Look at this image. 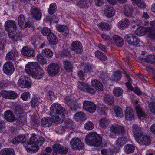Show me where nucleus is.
<instances>
[{
    "label": "nucleus",
    "instance_id": "f257e3e1",
    "mask_svg": "<svg viewBox=\"0 0 155 155\" xmlns=\"http://www.w3.org/2000/svg\"><path fill=\"white\" fill-rule=\"evenodd\" d=\"M25 137L24 135H19L12 139L11 142L14 144L22 143L27 151L32 153L38 151L39 148L38 145H42L44 142L45 140L42 136L34 134L31 137L29 141L25 142Z\"/></svg>",
    "mask_w": 155,
    "mask_h": 155
},
{
    "label": "nucleus",
    "instance_id": "f03ea898",
    "mask_svg": "<svg viewBox=\"0 0 155 155\" xmlns=\"http://www.w3.org/2000/svg\"><path fill=\"white\" fill-rule=\"evenodd\" d=\"M65 109L59 104H53L50 108V114L51 118L50 117H45L41 120L42 126L44 127H49L53 123V120L56 124L62 122L65 117Z\"/></svg>",
    "mask_w": 155,
    "mask_h": 155
},
{
    "label": "nucleus",
    "instance_id": "7ed1b4c3",
    "mask_svg": "<svg viewBox=\"0 0 155 155\" xmlns=\"http://www.w3.org/2000/svg\"><path fill=\"white\" fill-rule=\"evenodd\" d=\"M85 140L86 143L91 146H100L102 142L101 137L95 133L88 134Z\"/></svg>",
    "mask_w": 155,
    "mask_h": 155
},
{
    "label": "nucleus",
    "instance_id": "20e7f679",
    "mask_svg": "<svg viewBox=\"0 0 155 155\" xmlns=\"http://www.w3.org/2000/svg\"><path fill=\"white\" fill-rule=\"evenodd\" d=\"M71 148L75 150H80L84 148V144L78 137L73 138L70 141Z\"/></svg>",
    "mask_w": 155,
    "mask_h": 155
},
{
    "label": "nucleus",
    "instance_id": "39448f33",
    "mask_svg": "<svg viewBox=\"0 0 155 155\" xmlns=\"http://www.w3.org/2000/svg\"><path fill=\"white\" fill-rule=\"evenodd\" d=\"M124 39L129 44L133 45H138L140 41L139 39L133 34L126 35L124 37Z\"/></svg>",
    "mask_w": 155,
    "mask_h": 155
},
{
    "label": "nucleus",
    "instance_id": "423d86ee",
    "mask_svg": "<svg viewBox=\"0 0 155 155\" xmlns=\"http://www.w3.org/2000/svg\"><path fill=\"white\" fill-rule=\"evenodd\" d=\"M40 67L37 62H28L26 65L25 71L27 74H31Z\"/></svg>",
    "mask_w": 155,
    "mask_h": 155
},
{
    "label": "nucleus",
    "instance_id": "0eeeda50",
    "mask_svg": "<svg viewBox=\"0 0 155 155\" xmlns=\"http://www.w3.org/2000/svg\"><path fill=\"white\" fill-rule=\"evenodd\" d=\"M60 70V67L57 63H52L48 66L47 71L50 75L54 76L59 72Z\"/></svg>",
    "mask_w": 155,
    "mask_h": 155
},
{
    "label": "nucleus",
    "instance_id": "6e6552de",
    "mask_svg": "<svg viewBox=\"0 0 155 155\" xmlns=\"http://www.w3.org/2000/svg\"><path fill=\"white\" fill-rule=\"evenodd\" d=\"M83 108L86 111L90 113L94 112L96 109V105L92 102L89 101H84Z\"/></svg>",
    "mask_w": 155,
    "mask_h": 155
},
{
    "label": "nucleus",
    "instance_id": "1a4fd4ad",
    "mask_svg": "<svg viewBox=\"0 0 155 155\" xmlns=\"http://www.w3.org/2000/svg\"><path fill=\"white\" fill-rule=\"evenodd\" d=\"M5 30L8 31V33L14 31L17 29L15 22L12 20H8L5 22Z\"/></svg>",
    "mask_w": 155,
    "mask_h": 155
},
{
    "label": "nucleus",
    "instance_id": "9d476101",
    "mask_svg": "<svg viewBox=\"0 0 155 155\" xmlns=\"http://www.w3.org/2000/svg\"><path fill=\"white\" fill-rule=\"evenodd\" d=\"M18 84L21 88H29L31 87V83L28 80L26 79V77L24 75H23L20 77Z\"/></svg>",
    "mask_w": 155,
    "mask_h": 155
},
{
    "label": "nucleus",
    "instance_id": "9b49d317",
    "mask_svg": "<svg viewBox=\"0 0 155 155\" xmlns=\"http://www.w3.org/2000/svg\"><path fill=\"white\" fill-rule=\"evenodd\" d=\"M14 70V67L12 62H7L3 66V71L7 74L10 75L12 74Z\"/></svg>",
    "mask_w": 155,
    "mask_h": 155
},
{
    "label": "nucleus",
    "instance_id": "f8f14e48",
    "mask_svg": "<svg viewBox=\"0 0 155 155\" xmlns=\"http://www.w3.org/2000/svg\"><path fill=\"white\" fill-rule=\"evenodd\" d=\"M110 130L117 135L124 133L125 132L124 128L123 127L116 124L112 125L110 127Z\"/></svg>",
    "mask_w": 155,
    "mask_h": 155
},
{
    "label": "nucleus",
    "instance_id": "ddd939ff",
    "mask_svg": "<svg viewBox=\"0 0 155 155\" xmlns=\"http://www.w3.org/2000/svg\"><path fill=\"white\" fill-rule=\"evenodd\" d=\"M21 53L25 56L31 58L34 57L36 54L35 51L33 49L27 46H25L22 48Z\"/></svg>",
    "mask_w": 155,
    "mask_h": 155
},
{
    "label": "nucleus",
    "instance_id": "4468645a",
    "mask_svg": "<svg viewBox=\"0 0 155 155\" xmlns=\"http://www.w3.org/2000/svg\"><path fill=\"white\" fill-rule=\"evenodd\" d=\"M2 97L7 99H14L17 97V94L13 91L3 90L1 92Z\"/></svg>",
    "mask_w": 155,
    "mask_h": 155
},
{
    "label": "nucleus",
    "instance_id": "2eb2a0df",
    "mask_svg": "<svg viewBox=\"0 0 155 155\" xmlns=\"http://www.w3.org/2000/svg\"><path fill=\"white\" fill-rule=\"evenodd\" d=\"M31 15L32 17L36 20L41 19V13L40 9L37 7L33 6L31 8Z\"/></svg>",
    "mask_w": 155,
    "mask_h": 155
},
{
    "label": "nucleus",
    "instance_id": "dca6fc26",
    "mask_svg": "<svg viewBox=\"0 0 155 155\" xmlns=\"http://www.w3.org/2000/svg\"><path fill=\"white\" fill-rule=\"evenodd\" d=\"M71 48L78 53H81L83 51L82 44L78 41H74L72 43Z\"/></svg>",
    "mask_w": 155,
    "mask_h": 155
},
{
    "label": "nucleus",
    "instance_id": "f3484780",
    "mask_svg": "<svg viewBox=\"0 0 155 155\" xmlns=\"http://www.w3.org/2000/svg\"><path fill=\"white\" fill-rule=\"evenodd\" d=\"M136 141L140 144L148 145L150 144L151 140L149 136L143 134Z\"/></svg>",
    "mask_w": 155,
    "mask_h": 155
},
{
    "label": "nucleus",
    "instance_id": "a211bd4d",
    "mask_svg": "<svg viewBox=\"0 0 155 155\" xmlns=\"http://www.w3.org/2000/svg\"><path fill=\"white\" fill-rule=\"evenodd\" d=\"M65 102L68 107L71 110H76V107H80V103L77 100H72L67 98L66 99Z\"/></svg>",
    "mask_w": 155,
    "mask_h": 155
},
{
    "label": "nucleus",
    "instance_id": "6ab92c4d",
    "mask_svg": "<svg viewBox=\"0 0 155 155\" xmlns=\"http://www.w3.org/2000/svg\"><path fill=\"white\" fill-rule=\"evenodd\" d=\"M132 127L134 136L136 140L143 134L142 130L140 127L136 125H133Z\"/></svg>",
    "mask_w": 155,
    "mask_h": 155
},
{
    "label": "nucleus",
    "instance_id": "aec40b11",
    "mask_svg": "<svg viewBox=\"0 0 155 155\" xmlns=\"http://www.w3.org/2000/svg\"><path fill=\"white\" fill-rule=\"evenodd\" d=\"M15 111L17 115L19 116L18 119H17V122L20 124L23 122L25 120L24 119H21L23 115V110L22 107L20 105H18L16 107Z\"/></svg>",
    "mask_w": 155,
    "mask_h": 155
},
{
    "label": "nucleus",
    "instance_id": "412c9836",
    "mask_svg": "<svg viewBox=\"0 0 155 155\" xmlns=\"http://www.w3.org/2000/svg\"><path fill=\"white\" fill-rule=\"evenodd\" d=\"M4 116L5 119L9 122H13L16 120L14 114L10 110L5 111L4 114Z\"/></svg>",
    "mask_w": 155,
    "mask_h": 155
},
{
    "label": "nucleus",
    "instance_id": "4be33fe9",
    "mask_svg": "<svg viewBox=\"0 0 155 155\" xmlns=\"http://www.w3.org/2000/svg\"><path fill=\"white\" fill-rule=\"evenodd\" d=\"M44 72L41 67H40L37 70L33 72L31 76L32 77L37 79H41L43 77Z\"/></svg>",
    "mask_w": 155,
    "mask_h": 155
},
{
    "label": "nucleus",
    "instance_id": "5701e85b",
    "mask_svg": "<svg viewBox=\"0 0 155 155\" xmlns=\"http://www.w3.org/2000/svg\"><path fill=\"white\" fill-rule=\"evenodd\" d=\"M18 54V52L15 50H12L8 52L5 57L6 59L8 61H14L15 60L16 56Z\"/></svg>",
    "mask_w": 155,
    "mask_h": 155
},
{
    "label": "nucleus",
    "instance_id": "b1692460",
    "mask_svg": "<svg viewBox=\"0 0 155 155\" xmlns=\"http://www.w3.org/2000/svg\"><path fill=\"white\" fill-rule=\"evenodd\" d=\"M115 14V10L112 7L107 6L105 9L104 14L108 18H110L114 16Z\"/></svg>",
    "mask_w": 155,
    "mask_h": 155
},
{
    "label": "nucleus",
    "instance_id": "393cba45",
    "mask_svg": "<svg viewBox=\"0 0 155 155\" xmlns=\"http://www.w3.org/2000/svg\"><path fill=\"white\" fill-rule=\"evenodd\" d=\"M124 15L128 17H130L132 15L133 8L130 5H126L124 7Z\"/></svg>",
    "mask_w": 155,
    "mask_h": 155
},
{
    "label": "nucleus",
    "instance_id": "a878e982",
    "mask_svg": "<svg viewBox=\"0 0 155 155\" xmlns=\"http://www.w3.org/2000/svg\"><path fill=\"white\" fill-rule=\"evenodd\" d=\"M8 36L9 38H12L14 41H17L18 39H20L21 36V34L20 32L15 30V31L11 32V33H9Z\"/></svg>",
    "mask_w": 155,
    "mask_h": 155
},
{
    "label": "nucleus",
    "instance_id": "bb28decb",
    "mask_svg": "<svg viewBox=\"0 0 155 155\" xmlns=\"http://www.w3.org/2000/svg\"><path fill=\"white\" fill-rule=\"evenodd\" d=\"M125 115L127 120H131L134 118V114L133 110L130 107H128L126 108Z\"/></svg>",
    "mask_w": 155,
    "mask_h": 155
},
{
    "label": "nucleus",
    "instance_id": "cd10ccee",
    "mask_svg": "<svg viewBox=\"0 0 155 155\" xmlns=\"http://www.w3.org/2000/svg\"><path fill=\"white\" fill-rule=\"evenodd\" d=\"M136 146L133 144H128L124 146V152L127 154L133 153L134 151Z\"/></svg>",
    "mask_w": 155,
    "mask_h": 155
},
{
    "label": "nucleus",
    "instance_id": "c85d7f7f",
    "mask_svg": "<svg viewBox=\"0 0 155 155\" xmlns=\"http://www.w3.org/2000/svg\"><path fill=\"white\" fill-rule=\"evenodd\" d=\"M91 84L93 87L98 91H101L103 90V85L100 81L96 80H94L92 81Z\"/></svg>",
    "mask_w": 155,
    "mask_h": 155
},
{
    "label": "nucleus",
    "instance_id": "c756f323",
    "mask_svg": "<svg viewBox=\"0 0 155 155\" xmlns=\"http://www.w3.org/2000/svg\"><path fill=\"white\" fill-rule=\"evenodd\" d=\"M86 115L83 112H79L75 114L74 116V118L77 121H84L86 118Z\"/></svg>",
    "mask_w": 155,
    "mask_h": 155
},
{
    "label": "nucleus",
    "instance_id": "7c9ffc66",
    "mask_svg": "<svg viewBox=\"0 0 155 155\" xmlns=\"http://www.w3.org/2000/svg\"><path fill=\"white\" fill-rule=\"evenodd\" d=\"M104 100L105 103L110 105H111L114 102L113 96L108 94H106L104 95Z\"/></svg>",
    "mask_w": 155,
    "mask_h": 155
},
{
    "label": "nucleus",
    "instance_id": "2f4dec72",
    "mask_svg": "<svg viewBox=\"0 0 155 155\" xmlns=\"http://www.w3.org/2000/svg\"><path fill=\"white\" fill-rule=\"evenodd\" d=\"M113 39L116 45L119 47H121L124 44V41L120 37L115 35L114 36Z\"/></svg>",
    "mask_w": 155,
    "mask_h": 155
},
{
    "label": "nucleus",
    "instance_id": "473e14b6",
    "mask_svg": "<svg viewBox=\"0 0 155 155\" xmlns=\"http://www.w3.org/2000/svg\"><path fill=\"white\" fill-rule=\"evenodd\" d=\"M56 28L57 30L60 32H64L63 34L64 36H67L69 33V30L67 28V27L65 25H57Z\"/></svg>",
    "mask_w": 155,
    "mask_h": 155
},
{
    "label": "nucleus",
    "instance_id": "72a5a7b5",
    "mask_svg": "<svg viewBox=\"0 0 155 155\" xmlns=\"http://www.w3.org/2000/svg\"><path fill=\"white\" fill-rule=\"evenodd\" d=\"M129 21L127 19H122L119 22L118 27L122 29L127 28L129 25Z\"/></svg>",
    "mask_w": 155,
    "mask_h": 155
},
{
    "label": "nucleus",
    "instance_id": "f704fd0d",
    "mask_svg": "<svg viewBox=\"0 0 155 155\" xmlns=\"http://www.w3.org/2000/svg\"><path fill=\"white\" fill-rule=\"evenodd\" d=\"M123 74L125 76L127 80V82L125 83V84L128 88L130 89L131 91L133 90V87H132L131 84L132 83V80L130 77L129 75L127 74L125 70H123Z\"/></svg>",
    "mask_w": 155,
    "mask_h": 155
},
{
    "label": "nucleus",
    "instance_id": "c9c22d12",
    "mask_svg": "<svg viewBox=\"0 0 155 155\" xmlns=\"http://www.w3.org/2000/svg\"><path fill=\"white\" fill-rule=\"evenodd\" d=\"M127 140V139L126 137H120L116 140V145L120 147L125 144Z\"/></svg>",
    "mask_w": 155,
    "mask_h": 155
},
{
    "label": "nucleus",
    "instance_id": "e433bc0d",
    "mask_svg": "<svg viewBox=\"0 0 155 155\" xmlns=\"http://www.w3.org/2000/svg\"><path fill=\"white\" fill-rule=\"evenodd\" d=\"M48 40L49 43L53 45L56 44L58 41L56 36L53 33L48 36Z\"/></svg>",
    "mask_w": 155,
    "mask_h": 155
},
{
    "label": "nucleus",
    "instance_id": "4c0bfd02",
    "mask_svg": "<svg viewBox=\"0 0 155 155\" xmlns=\"http://www.w3.org/2000/svg\"><path fill=\"white\" fill-rule=\"evenodd\" d=\"M1 155H14L15 153L12 148H6L1 151Z\"/></svg>",
    "mask_w": 155,
    "mask_h": 155
},
{
    "label": "nucleus",
    "instance_id": "58836bf2",
    "mask_svg": "<svg viewBox=\"0 0 155 155\" xmlns=\"http://www.w3.org/2000/svg\"><path fill=\"white\" fill-rule=\"evenodd\" d=\"M95 54L97 58L100 60L105 61L107 59V56L105 54L99 51H97L95 52Z\"/></svg>",
    "mask_w": 155,
    "mask_h": 155
},
{
    "label": "nucleus",
    "instance_id": "ea45409f",
    "mask_svg": "<svg viewBox=\"0 0 155 155\" xmlns=\"http://www.w3.org/2000/svg\"><path fill=\"white\" fill-rule=\"evenodd\" d=\"M64 67L66 70L68 72L71 71L73 67L71 63L68 60H66L64 62Z\"/></svg>",
    "mask_w": 155,
    "mask_h": 155
},
{
    "label": "nucleus",
    "instance_id": "a19ab883",
    "mask_svg": "<svg viewBox=\"0 0 155 155\" xmlns=\"http://www.w3.org/2000/svg\"><path fill=\"white\" fill-rule=\"evenodd\" d=\"M31 125L33 128L38 127L40 124L37 117L35 116H33L31 117Z\"/></svg>",
    "mask_w": 155,
    "mask_h": 155
},
{
    "label": "nucleus",
    "instance_id": "79ce46f5",
    "mask_svg": "<svg viewBox=\"0 0 155 155\" xmlns=\"http://www.w3.org/2000/svg\"><path fill=\"white\" fill-rule=\"evenodd\" d=\"M43 56L48 58H51L53 56V53L51 50L46 48L44 49L42 51Z\"/></svg>",
    "mask_w": 155,
    "mask_h": 155
},
{
    "label": "nucleus",
    "instance_id": "37998d69",
    "mask_svg": "<svg viewBox=\"0 0 155 155\" xmlns=\"http://www.w3.org/2000/svg\"><path fill=\"white\" fill-rule=\"evenodd\" d=\"M146 31L148 32V37L152 39H155V30L150 27H146Z\"/></svg>",
    "mask_w": 155,
    "mask_h": 155
},
{
    "label": "nucleus",
    "instance_id": "c03bdc74",
    "mask_svg": "<svg viewBox=\"0 0 155 155\" xmlns=\"http://www.w3.org/2000/svg\"><path fill=\"white\" fill-rule=\"evenodd\" d=\"M109 123L108 120L105 117L102 118L100 120L99 122V125L103 128L106 127L108 126Z\"/></svg>",
    "mask_w": 155,
    "mask_h": 155
},
{
    "label": "nucleus",
    "instance_id": "a18cd8bd",
    "mask_svg": "<svg viewBox=\"0 0 155 155\" xmlns=\"http://www.w3.org/2000/svg\"><path fill=\"white\" fill-rule=\"evenodd\" d=\"M135 110L139 118L144 117L145 116V113L143 111L140 105H137L136 106Z\"/></svg>",
    "mask_w": 155,
    "mask_h": 155
},
{
    "label": "nucleus",
    "instance_id": "49530a36",
    "mask_svg": "<svg viewBox=\"0 0 155 155\" xmlns=\"http://www.w3.org/2000/svg\"><path fill=\"white\" fill-rule=\"evenodd\" d=\"M57 6L56 4L53 3L50 5L48 11L49 14L52 15L55 12Z\"/></svg>",
    "mask_w": 155,
    "mask_h": 155
},
{
    "label": "nucleus",
    "instance_id": "de8ad7c7",
    "mask_svg": "<svg viewBox=\"0 0 155 155\" xmlns=\"http://www.w3.org/2000/svg\"><path fill=\"white\" fill-rule=\"evenodd\" d=\"M114 109L117 116L120 117L123 116L122 110L120 107L118 106H115L114 107Z\"/></svg>",
    "mask_w": 155,
    "mask_h": 155
},
{
    "label": "nucleus",
    "instance_id": "09e8293b",
    "mask_svg": "<svg viewBox=\"0 0 155 155\" xmlns=\"http://www.w3.org/2000/svg\"><path fill=\"white\" fill-rule=\"evenodd\" d=\"M76 3L81 8H85L87 6V1L86 0H77Z\"/></svg>",
    "mask_w": 155,
    "mask_h": 155
},
{
    "label": "nucleus",
    "instance_id": "8fccbe9b",
    "mask_svg": "<svg viewBox=\"0 0 155 155\" xmlns=\"http://www.w3.org/2000/svg\"><path fill=\"white\" fill-rule=\"evenodd\" d=\"M123 92V91L122 89L119 87H117L114 89L113 93L115 96L118 97L122 95Z\"/></svg>",
    "mask_w": 155,
    "mask_h": 155
},
{
    "label": "nucleus",
    "instance_id": "3c124183",
    "mask_svg": "<svg viewBox=\"0 0 155 155\" xmlns=\"http://www.w3.org/2000/svg\"><path fill=\"white\" fill-rule=\"evenodd\" d=\"M18 21L19 25L21 28L24 27V24L25 21V18L24 16L22 15H20L18 18Z\"/></svg>",
    "mask_w": 155,
    "mask_h": 155
},
{
    "label": "nucleus",
    "instance_id": "603ef678",
    "mask_svg": "<svg viewBox=\"0 0 155 155\" xmlns=\"http://www.w3.org/2000/svg\"><path fill=\"white\" fill-rule=\"evenodd\" d=\"M100 27L103 30L109 31L110 30V27L108 24L105 22H101L99 24Z\"/></svg>",
    "mask_w": 155,
    "mask_h": 155
},
{
    "label": "nucleus",
    "instance_id": "864d4df0",
    "mask_svg": "<svg viewBox=\"0 0 155 155\" xmlns=\"http://www.w3.org/2000/svg\"><path fill=\"white\" fill-rule=\"evenodd\" d=\"M137 29L135 31V33L138 35L141 36L144 35L146 31V29L142 27H137Z\"/></svg>",
    "mask_w": 155,
    "mask_h": 155
},
{
    "label": "nucleus",
    "instance_id": "5fc2aeb1",
    "mask_svg": "<svg viewBox=\"0 0 155 155\" xmlns=\"http://www.w3.org/2000/svg\"><path fill=\"white\" fill-rule=\"evenodd\" d=\"M64 124L65 127L69 129H72L73 128V121L69 119H68L65 121Z\"/></svg>",
    "mask_w": 155,
    "mask_h": 155
},
{
    "label": "nucleus",
    "instance_id": "6e6d98bb",
    "mask_svg": "<svg viewBox=\"0 0 155 155\" xmlns=\"http://www.w3.org/2000/svg\"><path fill=\"white\" fill-rule=\"evenodd\" d=\"M40 103L38 98L37 97H34L31 101V105L33 107H35L38 106Z\"/></svg>",
    "mask_w": 155,
    "mask_h": 155
},
{
    "label": "nucleus",
    "instance_id": "4d7b16f0",
    "mask_svg": "<svg viewBox=\"0 0 155 155\" xmlns=\"http://www.w3.org/2000/svg\"><path fill=\"white\" fill-rule=\"evenodd\" d=\"M121 77V73L119 71H117L114 72L113 76L112 78L115 81L120 80Z\"/></svg>",
    "mask_w": 155,
    "mask_h": 155
},
{
    "label": "nucleus",
    "instance_id": "13d9d810",
    "mask_svg": "<svg viewBox=\"0 0 155 155\" xmlns=\"http://www.w3.org/2000/svg\"><path fill=\"white\" fill-rule=\"evenodd\" d=\"M146 62L152 64L155 63V55L151 54L147 57Z\"/></svg>",
    "mask_w": 155,
    "mask_h": 155
},
{
    "label": "nucleus",
    "instance_id": "bf43d9fd",
    "mask_svg": "<svg viewBox=\"0 0 155 155\" xmlns=\"http://www.w3.org/2000/svg\"><path fill=\"white\" fill-rule=\"evenodd\" d=\"M84 67V73H87L92 71V68L89 64L87 63H83L82 64Z\"/></svg>",
    "mask_w": 155,
    "mask_h": 155
},
{
    "label": "nucleus",
    "instance_id": "052dcab7",
    "mask_svg": "<svg viewBox=\"0 0 155 155\" xmlns=\"http://www.w3.org/2000/svg\"><path fill=\"white\" fill-rule=\"evenodd\" d=\"M41 33L43 35L45 36H47L48 37V36L51 34V30L47 27H45L43 28L41 31Z\"/></svg>",
    "mask_w": 155,
    "mask_h": 155
},
{
    "label": "nucleus",
    "instance_id": "680f3d73",
    "mask_svg": "<svg viewBox=\"0 0 155 155\" xmlns=\"http://www.w3.org/2000/svg\"><path fill=\"white\" fill-rule=\"evenodd\" d=\"M37 60L41 64H44L47 63L46 59L41 54H38L37 56Z\"/></svg>",
    "mask_w": 155,
    "mask_h": 155
},
{
    "label": "nucleus",
    "instance_id": "e2e57ef3",
    "mask_svg": "<svg viewBox=\"0 0 155 155\" xmlns=\"http://www.w3.org/2000/svg\"><path fill=\"white\" fill-rule=\"evenodd\" d=\"M137 5L140 8H143L145 7V4L142 0H133Z\"/></svg>",
    "mask_w": 155,
    "mask_h": 155
},
{
    "label": "nucleus",
    "instance_id": "0e129e2a",
    "mask_svg": "<svg viewBox=\"0 0 155 155\" xmlns=\"http://www.w3.org/2000/svg\"><path fill=\"white\" fill-rule=\"evenodd\" d=\"M94 127V124L91 121L87 122L84 125V128L88 130H91Z\"/></svg>",
    "mask_w": 155,
    "mask_h": 155
},
{
    "label": "nucleus",
    "instance_id": "69168bd1",
    "mask_svg": "<svg viewBox=\"0 0 155 155\" xmlns=\"http://www.w3.org/2000/svg\"><path fill=\"white\" fill-rule=\"evenodd\" d=\"M53 151L57 153H59L60 150L61 148V145L58 143L54 144L52 146Z\"/></svg>",
    "mask_w": 155,
    "mask_h": 155
},
{
    "label": "nucleus",
    "instance_id": "338daca9",
    "mask_svg": "<svg viewBox=\"0 0 155 155\" xmlns=\"http://www.w3.org/2000/svg\"><path fill=\"white\" fill-rule=\"evenodd\" d=\"M101 153L104 155H114V152L110 149H103L101 150Z\"/></svg>",
    "mask_w": 155,
    "mask_h": 155
},
{
    "label": "nucleus",
    "instance_id": "774afa93",
    "mask_svg": "<svg viewBox=\"0 0 155 155\" xmlns=\"http://www.w3.org/2000/svg\"><path fill=\"white\" fill-rule=\"evenodd\" d=\"M107 110V108L103 106L100 105L98 108V112L100 114H105Z\"/></svg>",
    "mask_w": 155,
    "mask_h": 155
}]
</instances>
